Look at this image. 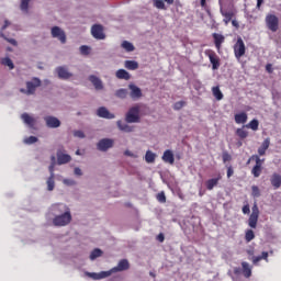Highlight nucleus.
<instances>
[{
  "label": "nucleus",
  "instance_id": "f257e3e1",
  "mask_svg": "<svg viewBox=\"0 0 281 281\" xmlns=\"http://www.w3.org/2000/svg\"><path fill=\"white\" fill-rule=\"evenodd\" d=\"M52 212L55 216L53 218V225H55V227H65V225H69L71 222V211L67 205L63 203L54 204Z\"/></svg>",
  "mask_w": 281,
  "mask_h": 281
},
{
  "label": "nucleus",
  "instance_id": "f03ea898",
  "mask_svg": "<svg viewBox=\"0 0 281 281\" xmlns=\"http://www.w3.org/2000/svg\"><path fill=\"white\" fill-rule=\"evenodd\" d=\"M139 105L132 106L125 114V122L127 124H139Z\"/></svg>",
  "mask_w": 281,
  "mask_h": 281
},
{
  "label": "nucleus",
  "instance_id": "7ed1b4c3",
  "mask_svg": "<svg viewBox=\"0 0 281 281\" xmlns=\"http://www.w3.org/2000/svg\"><path fill=\"white\" fill-rule=\"evenodd\" d=\"M42 81L40 78L33 77L32 80L26 81V90L21 89V93H26V95H34L36 93V89L41 87Z\"/></svg>",
  "mask_w": 281,
  "mask_h": 281
},
{
  "label": "nucleus",
  "instance_id": "20e7f679",
  "mask_svg": "<svg viewBox=\"0 0 281 281\" xmlns=\"http://www.w3.org/2000/svg\"><path fill=\"white\" fill-rule=\"evenodd\" d=\"M233 49H234L235 58L237 60H240V58H243V56L245 55V52H247L243 37L237 38V42L233 46Z\"/></svg>",
  "mask_w": 281,
  "mask_h": 281
},
{
  "label": "nucleus",
  "instance_id": "39448f33",
  "mask_svg": "<svg viewBox=\"0 0 281 281\" xmlns=\"http://www.w3.org/2000/svg\"><path fill=\"white\" fill-rule=\"evenodd\" d=\"M260 216V210L258 209V204H254L252 212L248 218V225L251 227V229H256L258 226V218Z\"/></svg>",
  "mask_w": 281,
  "mask_h": 281
},
{
  "label": "nucleus",
  "instance_id": "423d86ee",
  "mask_svg": "<svg viewBox=\"0 0 281 281\" xmlns=\"http://www.w3.org/2000/svg\"><path fill=\"white\" fill-rule=\"evenodd\" d=\"M266 25L270 32H276L280 26V19H278V16L274 14H268L266 16Z\"/></svg>",
  "mask_w": 281,
  "mask_h": 281
},
{
  "label": "nucleus",
  "instance_id": "0eeeda50",
  "mask_svg": "<svg viewBox=\"0 0 281 281\" xmlns=\"http://www.w3.org/2000/svg\"><path fill=\"white\" fill-rule=\"evenodd\" d=\"M50 34L53 38H57L63 45L67 43V35L65 34V31H63V29H60L59 26H53L50 30Z\"/></svg>",
  "mask_w": 281,
  "mask_h": 281
},
{
  "label": "nucleus",
  "instance_id": "6e6552de",
  "mask_svg": "<svg viewBox=\"0 0 281 281\" xmlns=\"http://www.w3.org/2000/svg\"><path fill=\"white\" fill-rule=\"evenodd\" d=\"M114 143L115 142L112 138H102L97 144V148H98V150H101V153H106V150H109V148H113Z\"/></svg>",
  "mask_w": 281,
  "mask_h": 281
},
{
  "label": "nucleus",
  "instance_id": "1a4fd4ad",
  "mask_svg": "<svg viewBox=\"0 0 281 281\" xmlns=\"http://www.w3.org/2000/svg\"><path fill=\"white\" fill-rule=\"evenodd\" d=\"M205 56L210 59V63L212 65V69L216 70L218 67H221V59H218V56L213 50H205Z\"/></svg>",
  "mask_w": 281,
  "mask_h": 281
},
{
  "label": "nucleus",
  "instance_id": "9d476101",
  "mask_svg": "<svg viewBox=\"0 0 281 281\" xmlns=\"http://www.w3.org/2000/svg\"><path fill=\"white\" fill-rule=\"evenodd\" d=\"M130 267H131V265L128 263V260L123 259V260L119 261V263H117L116 267L110 269V270H109V273H110V276H113V273H117V272H120V271H126V270H128Z\"/></svg>",
  "mask_w": 281,
  "mask_h": 281
},
{
  "label": "nucleus",
  "instance_id": "9b49d317",
  "mask_svg": "<svg viewBox=\"0 0 281 281\" xmlns=\"http://www.w3.org/2000/svg\"><path fill=\"white\" fill-rule=\"evenodd\" d=\"M220 5H221L220 12H221L222 16H224L223 21H224L225 25H228L229 21H232V19H234V11L225 10V8H223V0H220Z\"/></svg>",
  "mask_w": 281,
  "mask_h": 281
},
{
  "label": "nucleus",
  "instance_id": "f8f14e48",
  "mask_svg": "<svg viewBox=\"0 0 281 281\" xmlns=\"http://www.w3.org/2000/svg\"><path fill=\"white\" fill-rule=\"evenodd\" d=\"M91 34L93 38H97L98 41H104V29H102V25L94 24L91 29Z\"/></svg>",
  "mask_w": 281,
  "mask_h": 281
},
{
  "label": "nucleus",
  "instance_id": "ddd939ff",
  "mask_svg": "<svg viewBox=\"0 0 281 281\" xmlns=\"http://www.w3.org/2000/svg\"><path fill=\"white\" fill-rule=\"evenodd\" d=\"M86 276L91 278V280H104V278H111V272H109V270L101 272H86Z\"/></svg>",
  "mask_w": 281,
  "mask_h": 281
},
{
  "label": "nucleus",
  "instance_id": "4468645a",
  "mask_svg": "<svg viewBox=\"0 0 281 281\" xmlns=\"http://www.w3.org/2000/svg\"><path fill=\"white\" fill-rule=\"evenodd\" d=\"M130 89V95L132 98V100H139V98H142L143 93H142V89L133 83H130L128 86Z\"/></svg>",
  "mask_w": 281,
  "mask_h": 281
},
{
  "label": "nucleus",
  "instance_id": "2eb2a0df",
  "mask_svg": "<svg viewBox=\"0 0 281 281\" xmlns=\"http://www.w3.org/2000/svg\"><path fill=\"white\" fill-rule=\"evenodd\" d=\"M97 115L99 117H103L104 120H115V114L109 112V110L104 106L97 110Z\"/></svg>",
  "mask_w": 281,
  "mask_h": 281
},
{
  "label": "nucleus",
  "instance_id": "dca6fc26",
  "mask_svg": "<svg viewBox=\"0 0 281 281\" xmlns=\"http://www.w3.org/2000/svg\"><path fill=\"white\" fill-rule=\"evenodd\" d=\"M89 81L91 82V85H93L97 91H102V89H104V83H102V79H100L98 76H90Z\"/></svg>",
  "mask_w": 281,
  "mask_h": 281
},
{
  "label": "nucleus",
  "instance_id": "f3484780",
  "mask_svg": "<svg viewBox=\"0 0 281 281\" xmlns=\"http://www.w3.org/2000/svg\"><path fill=\"white\" fill-rule=\"evenodd\" d=\"M44 120L48 128H58V126H60V120H58L56 116H46Z\"/></svg>",
  "mask_w": 281,
  "mask_h": 281
},
{
  "label": "nucleus",
  "instance_id": "a211bd4d",
  "mask_svg": "<svg viewBox=\"0 0 281 281\" xmlns=\"http://www.w3.org/2000/svg\"><path fill=\"white\" fill-rule=\"evenodd\" d=\"M69 161H71V156L65 154V151L59 149L57 151V164L59 166H63V164H69Z\"/></svg>",
  "mask_w": 281,
  "mask_h": 281
},
{
  "label": "nucleus",
  "instance_id": "6ab92c4d",
  "mask_svg": "<svg viewBox=\"0 0 281 281\" xmlns=\"http://www.w3.org/2000/svg\"><path fill=\"white\" fill-rule=\"evenodd\" d=\"M56 74L58 75V78L61 80H68L70 78L71 74H69V70L65 68V66H60L56 68Z\"/></svg>",
  "mask_w": 281,
  "mask_h": 281
},
{
  "label": "nucleus",
  "instance_id": "aec40b11",
  "mask_svg": "<svg viewBox=\"0 0 281 281\" xmlns=\"http://www.w3.org/2000/svg\"><path fill=\"white\" fill-rule=\"evenodd\" d=\"M21 120H23L24 124H26L27 126H30V128H34V125L36 124V119L31 116L27 113H23L21 115Z\"/></svg>",
  "mask_w": 281,
  "mask_h": 281
},
{
  "label": "nucleus",
  "instance_id": "412c9836",
  "mask_svg": "<svg viewBox=\"0 0 281 281\" xmlns=\"http://www.w3.org/2000/svg\"><path fill=\"white\" fill-rule=\"evenodd\" d=\"M162 161H165V164H175V154L172 153V150L167 149L164 151V155L161 157Z\"/></svg>",
  "mask_w": 281,
  "mask_h": 281
},
{
  "label": "nucleus",
  "instance_id": "4be33fe9",
  "mask_svg": "<svg viewBox=\"0 0 281 281\" xmlns=\"http://www.w3.org/2000/svg\"><path fill=\"white\" fill-rule=\"evenodd\" d=\"M116 125H117V128L123 133H133L135 131L134 126H131L127 123H124L122 121H117Z\"/></svg>",
  "mask_w": 281,
  "mask_h": 281
},
{
  "label": "nucleus",
  "instance_id": "5701e85b",
  "mask_svg": "<svg viewBox=\"0 0 281 281\" xmlns=\"http://www.w3.org/2000/svg\"><path fill=\"white\" fill-rule=\"evenodd\" d=\"M213 38L216 49L221 50V46L225 43V36L218 33H213Z\"/></svg>",
  "mask_w": 281,
  "mask_h": 281
},
{
  "label": "nucleus",
  "instance_id": "b1692460",
  "mask_svg": "<svg viewBox=\"0 0 281 281\" xmlns=\"http://www.w3.org/2000/svg\"><path fill=\"white\" fill-rule=\"evenodd\" d=\"M270 183L274 188V190H278L281 186V176L279 173H273L270 177Z\"/></svg>",
  "mask_w": 281,
  "mask_h": 281
},
{
  "label": "nucleus",
  "instance_id": "393cba45",
  "mask_svg": "<svg viewBox=\"0 0 281 281\" xmlns=\"http://www.w3.org/2000/svg\"><path fill=\"white\" fill-rule=\"evenodd\" d=\"M221 179H222L221 176H217L216 178L209 179L205 182L206 189L214 190V188H216V186H218V181H221Z\"/></svg>",
  "mask_w": 281,
  "mask_h": 281
},
{
  "label": "nucleus",
  "instance_id": "a878e982",
  "mask_svg": "<svg viewBox=\"0 0 281 281\" xmlns=\"http://www.w3.org/2000/svg\"><path fill=\"white\" fill-rule=\"evenodd\" d=\"M124 67L130 71H135V69H139V63L136 60H125Z\"/></svg>",
  "mask_w": 281,
  "mask_h": 281
},
{
  "label": "nucleus",
  "instance_id": "bb28decb",
  "mask_svg": "<svg viewBox=\"0 0 281 281\" xmlns=\"http://www.w3.org/2000/svg\"><path fill=\"white\" fill-rule=\"evenodd\" d=\"M115 76L119 80H131V74L124 69H119Z\"/></svg>",
  "mask_w": 281,
  "mask_h": 281
},
{
  "label": "nucleus",
  "instance_id": "cd10ccee",
  "mask_svg": "<svg viewBox=\"0 0 281 281\" xmlns=\"http://www.w3.org/2000/svg\"><path fill=\"white\" fill-rule=\"evenodd\" d=\"M270 144H271V142L269 140V138H266L263 140V143L261 144V146L258 149V153L261 157L267 153V150L269 149Z\"/></svg>",
  "mask_w": 281,
  "mask_h": 281
},
{
  "label": "nucleus",
  "instance_id": "c85d7f7f",
  "mask_svg": "<svg viewBox=\"0 0 281 281\" xmlns=\"http://www.w3.org/2000/svg\"><path fill=\"white\" fill-rule=\"evenodd\" d=\"M157 159V154L153 153V150H147L145 154V161L146 164H155Z\"/></svg>",
  "mask_w": 281,
  "mask_h": 281
},
{
  "label": "nucleus",
  "instance_id": "c756f323",
  "mask_svg": "<svg viewBox=\"0 0 281 281\" xmlns=\"http://www.w3.org/2000/svg\"><path fill=\"white\" fill-rule=\"evenodd\" d=\"M235 122H236V124L247 123V113L240 112L238 114H235Z\"/></svg>",
  "mask_w": 281,
  "mask_h": 281
},
{
  "label": "nucleus",
  "instance_id": "7c9ffc66",
  "mask_svg": "<svg viewBox=\"0 0 281 281\" xmlns=\"http://www.w3.org/2000/svg\"><path fill=\"white\" fill-rule=\"evenodd\" d=\"M241 267L245 278H251V267H249L247 261L241 262Z\"/></svg>",
  "mask_w": 281,
  "mask_h": 281
},
{
  "label": "nucleus",
  "instance_id": "2f4dec72",
  "mask_svg": "<svg viewBox=\"0 0 281 281\" xmlns=\"http://www.w3.org/2000/svg\"><path fill=\"white\" fill-rule=\"evenodd\" d=\"M212 93L216 100H223V92L221 91V88H218V86L212 88Z\"/></svg>",
  "mask_w": 281,
  "mask_h": 281
},
{
  "label": "nucleus",
  "instance_id": "473e14b6",
  "mask_svg": "<svg viewBox=\"0 0 281 281\" xmlns=\"http://www.w3.org/2000/svg\"><path fill=\"white\" fill-rule=\"evenodd\" d=\"M116 98H120L121 100H125V98L128 97V90L121 88L115 91Z\"/></svg>",
  "mask_w": 281,
  "mask_h": 281
},
{
  "label": "nucleus",
  "instance_id": "72a5a7b5",
  "mask_svg": "<svg viewBox=\"0 0 281 281\" xmlns=\"http://www.w3.org/2000/svg\"><path fill=\"white\" fill-rule=\"evenodd\" d=\"M121 47H123V49H125V52H135V46L133 45V43H131L128 41H124L122 43Z\"/></svg>",
  "mask_w": 281,
  "mask_h": 281
},
{
  "label": "nucleus",
  "instance_id": "f704fd0d",
  "mask_svg": "<svg viewBox=\"0 0 281 281\" xmlns=\"http://www.w3.org/2000/svg\"><path fill=\"white\" fill-rule=\"evenodd\" d=\"M236 135H237V137H239L240 139H245V138L248 137L249 132H247V131L245 130V127H241V128H237V130H236Z\"/></svg>",
  "mask_w": 281,
  "mask_h": 281
},
{
  "label": "nucleus",
  "instance_id": "c9c22d12",
  "mask_svg": "<svg viewBox=\"0 0 281 281\" xmlns=\"http://www.w3.org/2000/svg\"><path fill=\"white\" fill-rule=\"evenodd\" d=\"M1 65H4V67H9V69H14V63H12V59H10V57L2 58Z\"/></svg>",
  "mask_w": 281,
  "mask_h": 281
},
{
  "label": "nucleus",
  "instance_id": "e433bc0d",
  "mask_svg": "<svg viewBox=\"0 0 281 281\" xmlns=\"http://www.w3.org/2000/svg\"><path fill=\"white\" fill-rule=\"evenodd\" d=\"M46 183H47V191L52 192L54 190V188H56V182L54 181V176H49Z\"/></svg>",
  "mask_w": 281,
  "mask_h": 281
},
{
  "label": "nucleus",
  "instance_id": "4c0bfd02",
  "mask_svg": "<svg viewBox=\"0 0 281 281\" xmlns=\"http://www.w3.org/2000/svg\"><path fill=\"white\" fill-rule=\"evenodd\" d=\"M153 3L157 8V10H168L164 0H153Z\"/></svg>",
  "mask_w": 281,
  "mask_h": 281
},
{
  "label": "nucleus",
  "instance_id": "58836bf2",
  "mask_svg": "<svg viewBox=\"0 0 281 281\" xmlns=\"http://www.w3.org/2000/svg\"><path fill=\"white\" fill-rule=\"evenodd\" d=\"M258 120L254 119L252 121L249 122V124L246 125V128H251V131H258L259 126Z\"/></svg>",
  "mask_w": 281,
  "mask_h": 281
},
{
  "label": "nucleus",
  "instance_id": "ea45409f",
  "mask_svg": "<svg viewBox=\"0 0 281 281\" xmlns=\"http://www.w3.org/2000/svg\"><path fill=\"white\" fill-rule=\"evenodd\" d=\"M254 238H256V234L254 233V231L251 229L246 231V234H245L246 243H251Z\"/></svg>",
  "mask_w": 281,
  "mask_h": 281
},
{
  "label": "nucleus",
  "instance_id": "a19ab883",
  "mask_svg": "<svg viewBox=\"0 0 281 281\" xmlns=\"http://www.w3.org/2000/svg\"><path fill=\"white\" fill-rule=\"evenodd\" d=\"M100 256H102V250H100V248H95L90 254V260H95L97 258H100Z\"/></svg>",
  "mask_w": 281,
  "mask_h": 281
},
{
  "label": "nucleus",
  "instance_id": "79ce46f5",
  "mask_svg": "<svg viewBox=\"0 0 281 281\" xmlns=\"http://www.w3.org/2000/svg\"><path fill=\"white\" fill-rule=\"evenodd\" d=\"M50 161L52 162L48 167V170H49L50 177H54V168H56V156H52Z\"/></svg>",
  "mask_w": 281,
  "mask_h": 281
},
{
  "label": "nucleus",
  "instance_id": "37998d69",
  "mask_svg": "<svg viewBox=\"0 0 281 281\" xmlns=\"http://www.w3.org/2000/svg\"><path fill=\"white\" fill-rule=\"evenodd\" d=\"M32 0H22L21 1V4H20V8L22 10V12H26L27 13V10L30 9V2Z\"/></svg>",
  "mask_w": 281,
  "mask_h": 281
},
{
  "label": "nucleus",
  "instance_id": "c03bdc74",
  "mask_svg": "<svg viewBox=\"0 0 281 281\" xmlns=\"http://www.w3.org/2000/svg\"><path fill=\"white\" fill-rule=\"evenodd\" d=\"M262 172V167H258V166H255L251 170V173L254 175V177L258 178L260 177Z\"/></svg>",
  "mask_w": 281,
  "mask_h": 281
},
{
  "label": "nucleus",
  "instance_id": "a18cd8bd",
  "mask_svg": "<svg viewBox=\"0 0 281 281\" xmlns=\"http://www.w3.org/2000/svg\"><path fill=\"white\" fill-rule=\"evenodd\" d=\"M251 190H252V196L255 199H258L260 196V189L257 186H252Z\"/></svg>",
  "mask_w": 281,
  "mask_h": 281
},
{
  "label": "nucleus",
  "instance_id": "49530a36",
  "mask_svg": "<svg viewBox=\"0 0 281 281\" xmlns=\"http://www.w3.org/2000/svg\"><path fill=\"white\" fill-rule=\"evenodd\" d=\"M25 144H36L38 142V138L36 136H30L24 139Z\"/></svg>",
  "mask_w": 281,
  "mask_h": 281
},
{
  "label": "nucleus",
  "instance_id": "de8ad7c7",
  "mask_svg": "<svg viewBox=\"0 0 281 281\" xmlns=\"http://www.w3.org/2000/svg\"><path fill=\"white\" fill-rule=\"evenodd\" d=\"M184 104H186V102H183V101L176 102L173 104L175 111H180V109H183Z\"/></svg>",
  "mask_w": 281,
  "mask_h": 281
},
{
  "label": "nucleus",
  "instance_id": "09e8293b",
  "mask_svg": "<svg viewBox=\"0 0 281 281\" xmlns=\"http://www.w3.org/2000/svg\"><path fill=\"white\" fill-rule=\"evenodd\" d=\"M157 201H159V203H166V193L164 192L158 193Z\"/></svg>",
  "mask_w": 281,
  "mask_h": 281
},
{
  "label": "nucleus",
  "instance_id": "8fccbe9b",
  "mask_svg": "<svg viewBox=\"0 0 281 281\" xmlns=\"http://www.w3.org/2000/svg\"><path fill=\"white\" fill-rule=\"evenodd\" d=\"M124 155L126 156V157H131L132 159H137V154H135V153H133V151H131V150H128V149H126L125 151H124Z\"/></svg>",
  "mask_w": 281,
  "mask_h": 281
},
{
  "label": "nucleus",
  "instance_id": "3c124183",
  "mask_svg": "<svg viewBox=\"0 0 281 281\" xmlns=\"http://www.w3.org/2000/svg\"><path fill=\"white\" fill-rule=\"evenodd\" d=\"M252 159H256V165L255 166H258L259 168H262V164L265 160L260 159L259 156H252Z\"/></svg>",
  "mask_w": 281,
  "mask_h": 281
},
{
  "label": "nucleus",
  "instance_id": "603ef678",
  "mask_svg": "<svg viewBox=\"0 0 281 281\" xmlns=\"http://www.w3.org/2000/svg\"><path fill=\"white\" fill-rule=\"evenodd\" d=\"M74 136L78 137L79 139H85V132L82 131H75Z\"/></svg>",
  "mask_w": 281,
  "mask_h": 281
},
{
  "label": "nucleus",
  "instance_id": "864d4df0",
  "mask_svg": "<svg viewBox=\"0 0 281 281\" xmlns=\"http://www.w3.org/2000/svg\"><path fill=\"white\" fill-rule=\"evenodd\" d=\"M80 52H81V54L83 55V56H88V54H89V52H90V48H89V46H81L80 47Z\"/></svg>",
  "mask_w": 281,
  "mask_h": 281
},
{
  "label": "nucleus",
  "instance_id": "5fc2aeb1",
  "mask_svg": "<svg viewBox=\"0 0 281 281\" xmlns=\"http://www.w3.org/2000/svg\"><path fill=\"white\" fill-rule=\"evenodd\" d=\"M241 211H243V214H249V212H251V210L249 209V204L244 205Z\"/></svg>",
  "mask_w": 281,
  "mask_h": 281
},
{
  "label": "nucleus",
  "instance_id": "6e6d98bb",
  "mask_svg": "<svg viewBox=\"0 0 281 281\" xmlns=\"http://www.w3.org/2000/svg\"><path fill=\"white\" fill-rule=\"evenodd\" d=\"M261 260H266L267 262H269V252L263 251V252L261 254Z\"/></svg>",
  "mask_w": 281,
  "mask_h": 281
},
{
  "label": "nucleus",
  "instance_id": "4d7b16f0",
  "mask_svg": "<svg viewBox=\"0 0 281 281\" xmlns=\"http://www.w3.org/2000/svg\"><path fill=\"white\" fill-rule=\"evenodd\" d=\"M75 175H76V177H82V169L81 168H75Z\"/></svg>",
  "mask_w": 281,
  "mask_h": 281
},
{
  "label": "nucleus",
  "instance_id": "13d9d810",
  "mask_svg": "<svg viewBox=\"0 0 281 281\" xmlns=\"http://www.w3.org/2000/svg\"><path fill=\"white\" fill-rule=\"evenodd\" d=\"M4 38H5V41H8V43H10L14 47H16V45H18L16 40H14V38H7V37H4Z\"/></svg>",
  "mask_w": 281,
  "mask_h": 281
},
{
  "label": "nucleus",
  "instance_id": "bf43d9fd",
  "mask_svg": "<svg viewBox=\"0 0 281 281\" xmlns=\"http://www.w3.org/2000/svg\"><path fill=\"white\" fill-rule=\"evenodd\" d=\"M260 260H262V257H261V256H258V257H254V258H252L254 265H258V262H260Z\"/></svg>",
  "mask_w": 281,
  "mask_h": 281
},
{
  "label": "nucleus",
  "instance_id": "052dcab7",
  "mask_svg": "<svg viewBox=\"0 0 281 281\" xmlns=\"http://www.w3.org/2000/svg\"><path fill=\"white\" fill-rule=\"evenodd\" d=\"M232 175H234V169H232V167H228V169H227L228 179H229V177H232Z\"/></svg>",
  "mask_w": 281,
  "mask_h": 281
},
{
  "label": "nucleus",
  "instance_id": "680f3d73",
  "mask_svg": "<svg viewBox=\"0 0 281 281\" xmlns=\"http://www.w3.org/2000/svg\"><path fill=\"white\" fill-rule=\"evenodd\" d=\"M223 161H229V154L227 153L223 154Z\"/></svg>",
  "mask_w": 281,
  "mask_h": 281
},
{
  "label": "nucleus",
  "instance_id": "e2e57ef3",
  "mask_svg": "<svg viewBox=\"0 0 281 281\" xmlns=\"http://www.w3.org/2000/svg\"><path fill=\"white\" fill-rule=\"evenodd\" d=\"M232 25L234 27H239L238 21H236V20H232Z\"/></svg>",
  "mask_w": 281,
  "mask_h": 281
},
{
  "label": "nucleus",
  "instance_id": "0e129e2a",
  "mask_svg": "<svg viewBox=\"0 0 281 281\" xmlns=\"http://www.w3.org/2000/svg\"><path fill=\"white\" fill-rule=\"evenodd\" d=\"M262 3H265V0H257V8L260 9Z\"/></svg>",
  "mask_w": 281,
  "mask_h": 281
},
{
  "label": "nucleus",
  "instance_id": "69168bd1",
  "mask_svg": "<svg viewBox=\"0 0 281 281\" xmlns=\"http://www.w3.org/2000/svg\"><path fill=\"white\" fill-rule=\"evenodd\" d=\"M164 239H165L164 234H159L158 235L159 243H164Z\"/></svg>",
  "mask_w": 281,
  "mask_h": 281
},
{
  "label": "nucleus",
  "instance_id": "338daca9",
  "mask_svg": "<svg viewBox=\"0 0 281 281\" xmlns=\"http://www.w3.org/2000/svg\"><path fill=\"white\" fill-rule=\"evenodd\" d=\"M271 64H268L267 66H266V69H267V71H269V74H271V71H272V69H271Z\"/></svg>",
  "mask_w": 281,
  "mask_h": 281
},
{
  "label": "nucleus",
  "instance_id": "774afa93",
  "mask_svg": "<svg viewBox=\"0 0 281 281\" xmlns=\"http://www.w3.org/2000/svg\"><path fill=\"white\" fill-rule=\"evenodd\" d=\"M8 25H10V22L8 20H5L4 25L2 26V30H5V27H8Z\"/></svg>",
  "mask_w": 281,
  "mask_h": 281
}]
</instances>
